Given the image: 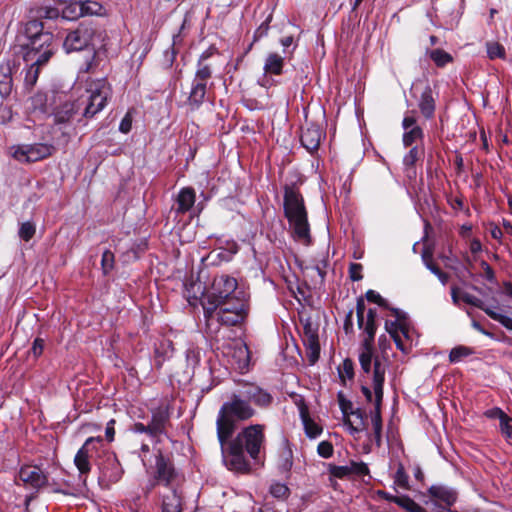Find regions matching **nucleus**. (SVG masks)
Here are the masks:
<instances>
[{
  "mask_svg": "<svg viewBox=\"0 0 512 512\" xmlns=\"http://www.w3.org/2000/svg\"><path fill=\"white\" fill-rule=\"evenodd\" d=\"M171 407L168 401L164 400L151 409V421L149 423L152 433L156 437L166 434L167 426L170 425Z\"/></svg>",
  "mask_w": 512,
  "mask_h": 512,
  "instance_id": "dca6fc26",
  "label": "nucleus"
},
{
  "mask_svg": "<svg viewBox=\"0 0 512 512\" xmlns=\"http://www.w3.org/2000/svg\"><path fill=\"white\" fill-rule=\"evenodd\" d=\"M302 340L310 364H315L320 356L318 328L309 319L303 324Z\"/></svg>",
  "mask_w": 512,
  "mask_h": 512,
  "instance_id": "2eb2a0df",
  "label": "nucleus"
},
{
  "mask_svg": "<svg viewBox=\"0 0 512 512\" xmlns=\"http://www.w3.org/2000/svg\"><path fill=\"white\" fill-rule=\"evenodd\" d=\"M485 416L490 419H498L499 422L505 420V417L508 416L502 409L500 408H492L485 412Z\"/></svg>",
  "mask_w": 512,
  "mask_h": 512,
  "instance_id": "e2e57ef3",
  "label": "nucleus"
},
{
  "mask_svg": "<svg viewBox=\"0 0 512 512\" xmlns=\"http://www.w3.org/2000/svg\"><path fill=\"white\" fill-rule=\"evenodd\" d=\"M83 16L101 15L103 6L97 1H79Z\"/></svg>",
  "mask_w": 512,
  "mask_h": 512,
  "instance_id": "4c0bfd02",
  "label": "nucleus"
},
{
  "mask_svg": "<svg viewBox=\"0 0 512 512\" xmlns=\"http://www.w3.org/2000/svg\"><path fill=\"white\" fill-rule=\"evenodd\" d=\"M87 96L79 98V104L83 108L84 118H93L102 111L112 96V88L106 79L92 81L87 90Z\"/></svg>",
  "mask_w": 512,
  "mask_h": 512,
  "instance_id": "6e6552de",
  "label": "nucleus"
},
{
  "mask_svg": "<svg viewBox=\"0 0 512 512\" xmlns=\"http://www.w3.org/2000/svg\"><path fill=\"white\" fill-rule=\"evenodd\" d=\"M338 400H339V405H340V408H341V410L343 412L344 417L349 416L350 412L353 411L352 410L353 405H352L351 401L346 400L343 397L342 393L338 394Z\"/></svg>",
  "mask_w": 512,
  "mask_h": 512,
  "instance_id": "0e129e2a",
  "label": "nucleus"
},
{
  "mask_svg": "<svg viewBox=\"0 0 512 512\" xmlns=\"http://www.w3.org/2000/svg\"><path fill=\"white\" fill-rule=\"evenodd\" d=\"M352 418L345 417L344 424L348 426L351 433H358L366 428L365 412L361 409H356L350 412Z\"/></svg>",
  "mask_w": 512,
  "mask_h": 512,
  "instance_id": "c85d7f7f",
  "label": "nucleus"
},
{
  "mask_svg": "<svg viewBox=\"0 0 512 512\" xmlns=\"http://www.w3.org/2000/svg\"><path fill=\"white\" fill-rule=\"evenodd\" d=\"M385 365L376 361L375 369L373 370V377L371 379V388L373 393L367 385L361 386V392L365 396L367 402L373 401L374 394V412L371 416V422L374 433V440L378 447L382 444V417L381 405L384 396V382H385Z\"/></svg>",
  "mask_w": 512,
  "mask_h": 512,
  "instance_id": "39448f33",
  "label": "nucleus"
},
{
  "mask_svg": "<svg viewBox=\"0 0 512 512\" xmlns=\"http://www.w3.org/2000/svg\"><path fill=\"white\" fill-rule=\"evenodd\" d=\"M423 136L422 128L420 126H414L412 129L405 130L403 134V144L405 147H409L417 140L422 139Z\"/></svg>",
  "mask_w": 512,
  "mask_h": 512,
  "instance_id": "58836bf2",
  "label": "nucleus"
},
{
  "mask_svg": "<svg viewBox=\"0 0 512 512\" xmlns=\"http://www.w3.org/2000/svg\"><path fill=\"white\" fill-rule=\"evenodd\" d=\"M284 59L277 53H270L265 61L264 71L269 74L280 75L282 73Z\"/></svg>",
  "mask_w": 512,
  "mask_h": 512,
  "instance_id": "2f4dec72",
  "label": "nucleus"
},
{
  "mask_svg": "<svg viewBox=\"0 0 512 512\" xmlns=\"http://www.w3.org/2000/svg\"><path fill=\"white\" fill-rule=\"evenodd\" d=\"M114 424H115V420L111 419L106 425L105 435L109 442H112L114 440V435H115Z\"/></svg>",
  "mask_w": 512,
  "mask_h": 512,
  "instance_id": "338daca9",
  "label": "nucleus"
},
{
  "mask_svg": "<svg viewBox=\"0 0 512 512\" xmlns=\"http://www.w3.org/2000/svg\"><path fill=\"white\" fill-rule=\"evenodd\" d=\"M102 443L101 437H89L82 447L77 451L74 457V464L81 476H86L91 471V459L98 451V446Z\"/></svg>",
  "mask_w": 512,
  "mask_h": 512,
  "instance_id": "ddd939ff",
  "label": "nucleus"
},
{
  "mask_svg": "<svg viewBox=\"0 0 512 512\" xmlns=\"http://www.w3.org/2000/svg\"><path fill=\"white\" fill-rule=\"evenodd\" d=\"M480 265L483 271V277L489 282H495V273L492 267L486 261H481Z\"/></svg>",
  "mask_w": 512,
  "mask_h": 512,
  "instance_id": "680f3d73",
  "label": "nucleus"
},
{
  "mask_svg": "<svg viewBox=\"0 0 512 512\" xmlns=\"http://www.w3.org/2000/svg\"><path fill=\"white\" fill-rule=\"evenodd\" d=\"M44 350V340L41 338H36L33 342L31 351L35 357H39Z\"/></svg>",
  "mask_w": 512,
  "mask_h": 512,
  "instance_id": "69168bd1",
  "label": "nucleus"
},
{
  "mask_svg": "<svg viewBox=\"0 0 512 512\" xmlns=\"http://www.w3.org/2000/svg\"><path fill=\"white\" fill-rule=\"evenodd\" d=\"M37 58H39V54H36L34 59H24L25 62L31 63L30 67L28 68V70L26 72L25 79H24L25 86L28 88H32L36 84L38 77H39V72H40L41 66H43L47 63V62L38 63Z\"/></svg>",
  "mask_w": 512,
  "mask_h": 512,
  "instance_id": "c756f323",
  "label": "nucleus"
},
{
  "mask_svg": "<svg viewBox=\"0 0 512 512\" xmlns=\"http://www.w3.org/2000/svg\"><path fill=\"white\" fill-rule=\"evenodd\" d=\"M265 444L263 424L244 427L234 438L226 439L220 444L223 463L230 471L248 474L251 465L245 454L255 463H259L265 455Z\"/></svg>",
  "mask_w": 512,
  "mask_h": 512,
  "instance_id": "f257e3e1",
  "label": "nucleus"
},
{
  "mask_svg": "<svg viewBox=\"0 0 512 512\" xmlns=\"http://www.w3.org/2000/svg\"><path fill=\"white\" fill-rule=\"evenodd\" d=\"M218 349H221L224 356L231 359L230 363L235 369L240 372H244L248 369L250 351L241 339H234L231 342L223 343Z\"/></svg>",
  "mask_w": 512,
  "mask_h": 512,
  "instance_id": "9b49d317",
  "label": "nucleus"
},
{
  "mask_svg": "<svg viewBox=\"0 0 512 512\" xmlns=\"http://www.w3.org/2000/svg\"><path fill=\"white\" fill-rule=\"evenodd\" d=\"M284 212L289 224L293 228L294 238L304 245H309L311 243V236L307 212L302 195L294 187H285Z\"/></svg>",
  "mask_w": 512,
  "mask_h": 512,
  "instance_id": "20e7f679",
  "label": "nucleus"
},
{
  "mask_svg": "<svg viewBox=\"0 0 512 512\" xmlns=\"http://www.w3.org/2000/svg\"><path fill=\"white\" fill-rule=\"evenodd\" d=\"M114 263H115V257H114L113 252H111L110 250H105L102 254V259H101V268H102L104 275L109 274L113 270Z\"/></svg>",
  "mask_w": 512,
  "mask_h": 512,
  "instance_id": "37998d69",
  "label": "nucleus"
},
{
  "mask_svg": "<svg viewBox=\"0 0 512 512\" xmlns=\"http://www.w3.org/2000/svg\"><path fill=\"white\" fill-rule=\"evenodd\" d=\"M132 431L135 433H145L152 438H156V435L152 433V428L150 427L149 424L145 425L141 422H137L132 426Z\"/></svg>",
  "mask_w": 512,
  "mask_h": 512,
  "instance_id": "052dcab7",
  "label": "nucleus"
},
{
  "mask_svg": "<svg viewBox=\"0 0 512 512\" xmlns=\"http://www.w3.org/2000/svg\"><path fill=\"white\" fill-rule=\"evenodd\" d=\"M282 463L281 467L285 471H289L293 465L292 461V451L290 448H285L281 455Z\"/></svg>",
  "mask_w": 512,
  "mask_h": 512,
  "instance_id": "13d9d810",
  "label": "nucleus"
},
{
  "mask_svg": "<svg viewBox=\"0 0 512 512\" xmlns=\"http://www.w3.org/2000/svg\"><path fill=\"white\" fill-rule=\"evenodd\" d=\"M242 394L250 404L261 408L269 407L273 401L272 395L259 386L250 385Z\"/></svg>",
  "mask_w": 512,
  "mask_h": 512,
  "instance_id": "aec40b11",
  "label": "nucleus"
},
{
  "mask_svg": "<svg viewBox=\"0 0 512 512\" xmlns=\"http://www.w3.org/2000/svg\"><path fill=\"white\" fill-rule=\"evenodd\" d=\"M412 96L418 100V107L421 114L426 119L434 117L436 104L433 92L429 84L414 83L412 86Z\"/></svg>",
  "mask_w": 512,
  "mask_h": 512,
  "instance_id": "4468645a",
  "label": "nucleus"
},
{
  "mask_svg": "<svg viewBox=\"0 0 512 512\" xmlns=\"http://www.w3.org/2000/svg\"><path fill=\"white\" fill-rule=\"evenodd\" d=\"M79 100L66 101L58 106L53 115L55 124H66L69 123L75 116V114L81 109Z\"/></svg>",
  "mask_w": 512,
  "mask_h": 512,
  "instance_id": "412c9836",
  "label": "nucleus"
},
{
  "mask_svg": "<svg viewBox=\"0 0 512 512\" xmlns=\"http://www.w3.org/2000/svg\"><path fill=\"white\" fill-rule=\"evenodd\" d=\"M95 36L96 30L93 25L82 22L66 35L63 48L67 53L82 51L93 45Z\"/></svg>",
  "mask_w": 512,
  "mask_h": 512,
  "instance_id": "9d476101",
  "label": "nucleus"
},
{
  "mask_svg": "<svg viewBox=\"0 0 512 512\" xmlns=\"http://www.w3.org/2000/svg\"><path fill=\"white\" fill-rule=\"evenodd\" d=\"M461 300L465 302L466 304H469L471 306H474L476 308H479L483 310L486 313V310H489V307L485 306L484 302L477 298L476 296H473L467 292H461Z\"/></svg>",
  "mask_w": 512,
  "mask_h": 512,
  "instance_id": "a18cd8bd",
  "label": "nucleus"
},
{
  "mask_svg": "<svg viewBox=\"0 0 512 512\" xmlns=\"http://www.w3.org/2000/svg\"><path fill=\"white\" fill-rule=\"evenodd\" d=\"M486 314L493 320H496L499 323H501L507 329L512 330V319L510 317L497 313L491 308H489V310H486Z\"/></svg>",
  "mask_w": 512,
  "mask_h": 512,
  "instance_id": "de8ad7c7",
  "label": "nucleus"
},
{
  "mask_svg": "<svg viewBox=\"0 0 512 512\" xmlns=\"http://www.w3.org/2000/svg\"><path fill=\"white\" fill-rule=\"evenodd\" d=\"M256 410L244 395L232 394L229 401L223 403L216 419L217 438L220 444L230 439L237 429V423L251 419Z\"/></svg>",
  "mask_w": 512,
  "mask_h": 512,
  "instance_id": "f03ea898",
  "label": "nucleus"
},
{
  "mask_svg": "<svg viewBox=\"0 0 512 512\" xmlns=\"http://www.w3.org/2000/svg\"><path fill=\"white\" fill-rule=\"evenodd\" d=\"M31 104L34 110H38L42 113H47V95L44 93H36L31 97Z\"/></svg>",
  "mask_w": 512,
  "mask_h": 512,
  "instance_id": "c03bdc74",
  "label": "nucleus"
},
{
  "mask_svg": "<svg viewBox=\"0 0 512 512\" xmlns=\"http://www.w3.org/2000/svg\"><path fill=\"white\" fill-rule=\"evenodd\" d=\"M363 329L364 338L360 345L359 363L364 375L373 377L376 361L384 364L387 371L389 361L386 357H380L374 354V339L377 331L376 321H366Z\"/></svg>",
  "mask_w": 512,
  "mask_h": 512,
  "instance_id": "1a4fd4ad",
  "label": "nucleus"
},
{
  "mask_svg": "<svg viewBox=\"0 0 512 512\" xmlns=\"http://www.w3.org/2000/svg\"><path fill=\"white\" fill-rule=\"evenodd\" d=\"M328 471L331 476L339 479H343L350 476L348 465L337 466L334 464H329Z\"/></svg>",
  "mask_w": 512,
  "mask_h": 512,
  "instance_id": "09e8293b",
  "label": "nucleus"
},
{
  "mask_svg": "<svg viewBox=\"0 0 512 512\" xmlns=\"http://www.w3.org/2000/svg\"><path fill=\"white\" fill-rule=\"evenodd\" d=\"M365 297L369 302L375 303V304L379 305L380 307H383V308L388 307V302L384 298H382L379 293H377L374 290H368L365 294Z\"/></svg>",
  "mask_w": 512,
  "mask_h": 512,
  "instance_id": "4d7b16f0",
  "label": "nucleus"
},
{
  "mask_svg": "<svg viewBox=\"0 0 512 512\" xmlns=\"http://www.w3.org/2000/svg\"><path fill=\"white\" fill-rule=\"evenodd\" d=\"M175 477L176 472L173 465L159 452L156 457V481L168 489L176 488L173 484Z\"/></svg>",
  "mask_w": 512,
  "mask_h": 512,
  "instance_id": "a211bd4d",
  "label": "nucleus"
},
{
  "mask_svg": "<svg viewBox=\"0 0 512 512\" xmlns=\"http://www.w3.org/2000/svg\"><path fill=\"white\" fill-rule=\"evenodd\" d=\"M499 428L505 439L512 442V418L506 416L505 420L500 421Z\"/></svg>",
  "mask_w": 512,
  "mask_h": 512,
  "instance_id": "603ef678",
  "label": "nucleus"
},
{
  "mask_svg": "<svg viewBox=\"0 0 512 512\" xmlns=\"http://www.w3.org/2000/svg\"><path fill=\"white\" fill-rule=\"evenodd\" d=\"M394 483L404 489H408V475L406 474L402 465L399 466L395 473Z\"/></svg>",
  "mask_w": 512,
  "mask_h": 512,
  "instance_id": "5fc2aeb1",
  "label": "nucleus"
},
{
  "mask_svg": "<svg viewBox=\"0 0 512 512\" xmlns=\"http://www.w3.org/2000/svg\"><path fill=\"white\" fill-rule=\"evenodd\" d=\"M325 137V132L320 125L309 123L302 129L301 143L309 152L318 150L321 140Z\"/></svg>",
  "mask_w": 512,
  "mask_h": 512,
  "instance_id": "f3484780",
  "label": "nucleus"
},
{
  "mask_svg": "<svg viewBox=\"0 0 512 512\" xmlns=\"http://www.w3.org/2000/svg\"><path fill=\"white\" fill-rule=\"evenodd\" d=\"M362 265L358 263H351L349 267V276L352 281H359L362 276Z\"/></svg>",
  "mask_w": 512,
  "mask_h": 512,
  "instance_id": "bf43d9fd",
  "label": "nucleus"
},
{
  "mask_svg": "<svg viewBox=\"0 0 512 512\" xmlns=\"http://www.w3.org/2000/svg\"><path fill=\"white\" fill-rule=\"evenodd\" d=\"M195 200L196 194L192 187L182 188L176 198V212L178 214H185L193 207Z\"/></svg>",
  "mask_w": 512,
  "mask_h": 512,
  "instance_id": "393cba45",
  "label": "nucleus"
},
{
  "mask_svg": "<svg viewBox=\"0 0 512 512\" xmlns=\"http://www.w3.org/2000/svg\"><path fill=\"white\" fill-rule=\"evenodd\" d=\"M339 377L343 384L346 379L352 380L354 378V363L350 358H346L342 365L338 367Z\"/></svg>",
  "mask_w": 512,
  "mask_h": 512,
  "instance_id": "ea45409f",
  "label": "nucleus"
},
{
  "mask_svg": "<svg viewBox=\"0 0 512 512\" xmlns=\"http://www.w3.org/2000/svg\"><path fill=\"white\" fill-rule=\"evenodd\" d=\"M472 354V350L465 346H457L450 351L449 360L452 363H457L463 358Z\"/></svg>",
  "mask_w": 512,
  "mask_h": 512,
  "instance_id": "79ce46f5",
  "label": "nucleus"
},
{
  "mask_svg": "<svg viewBox=\"0 0 512 512\" xmlns=\"http://www.w3.org/2000/svg\"><path fill=\"white\" fill-rule=\"evenodd\" d=\"M215 52L216 49L214 47H210L200 55L197 61V68L191 82L188 97L185 101V105L190 111L198 110L206 100L208 91L207 84L213 74L212 67L206 63V60Z\"/></svg>",
  "mask_w": 512,
  "mask_h": 512,
  "instance_id": "423d86ee",
  "label": "nucleus"
},
{
  "mask_svg": "<svg viewBox=\"0 0 512 512\" xmlns=\"http://www.w3.org/2000/svg\"><path fill=\"white\" fill-rule=\"evenodd\" d=\"M35 233H36L35 224L30 221L23 222L20 225L19 232H18L19 237L26 242L31 240L34 237Z\"/></svg>",
  "mask_w": 512,
  "mask_h": 512,
  "instance_id": "a19ab883",
  "label": "nucleus"
},
{
  "mask_svg": "<svg viewBox=\"0 0 512 512\" xmlns=\"http://www.w3.org/2000/svg\"><path fill=\"white\" fill-rule=\"evenodd\" d=\"M220 308H228L229 310L236 311L238 313H246L248 314V300L245 297V293L239 294L232 298L225 299L219 302V306H217V310Z\"/></svg>",
  "mask_w": 512,
  "mask_h": 512,
  "instance_id": "cd10ccee",
  "label": "nucleus"
},
{
  "mask_svg": "<svg viewBox=\"0 0 512 512\" xmlns=\"http://www.w3.org/2000/svg\"><path fill=\"white\" fill-rule=\"evenodd\" d=\"M404 130L412 129L416 125V118L413 115H406L402 121Z\"/></svg>",
  "mask_w": 512,
  "mask_h": 512,
  "instance_id": "774afa93",
  "label": "nucleus"
},
{
  "mask_svg": "<svg viewBox=\"0 0 512 512\" xmlns=\"http://www.w3.org/2000/svg\"><path fill=\"white\" fill-rule=\"evenodd\" d=\"M54 146L46 143H37L32 145H19L14 147L13 157L21 162H37L49 157Z\"/></svg>",
  "mask_w": 512,
  "mask_h": 512,
  "instance_id": "f8f14e48",
  "label": "nucleus"
},
{
  "mask_svg": "<svg viewBox=\"0 0 512 512\" xmlns=\"http://www.w3.org/2000/svg\"><path fill=\"white\" fill-rule=\"evenodd\" d=\"M429 57L437 67H444L453 61V57L442 49H434L430 51Z\"/></svg>",
  "mask_w": 512,
  "mask_h": 512,
  "instance_id": "e433bc0d",
  "label": "nucleus"
},
{
  "mask_svg": "<svg viewBox=\"0 0 512 512\" xmlns=\"http://www.w3.org/2000/svg\"><path fill=\"white\" fill-rule=\"evenodd\" d=\"M82 17V10L79 1H69L62 10V18L67 20H76Z\"/></svg>",
  "mask_w": 512,
  "mask_h": 512,
  "instance_id": "c9c22d12",
  "label": "nucleus"
},
{
  "mask_svg": "<svg viewBox=\"0 0 512 512\" xmlns=\"http://www.w3.org/2000/svg\"><path fill=\"white\" fill-rule=\"evenodd\" d=\"M19 479L34 489L42 488L47 484V476L37 466H23L19 471Z\"/></svg>",
  "mask_w": 512,
  "mask_h": 512,
  "instance_id": "6ab92c4d",
  "label": "nucleus"
},
{
  "mask_svg": "<svg viewBox=\"0 0 512 512\" xmlns=\"http://www.w3.org/2000/svg\"><path fill=\"white\" fill-rule=\"evenodd\" d=\"M317 453L320 457L328 459L333 456L334 447L329 441H321L317 446Z\"/></svg>",
  "mask_w": 512,
  "mask_h": 512,
  "instance_id": "8fccbe9b",
  "label": "nucleus"
},
{
  "mask_svg": "<svg viewBox=\"0 0 512 512\" xmlns=\"http://www.w3.org/2000/svg\"><path fill=\"white\" fill-rule=\"evenodd\" d=\"M299 413L306 436L311 439L320 436L323 428L310 417L308 407L304 403L299 405Z\"/></svg>",
  "mask_w": 512,
  "mask_h": 512,
  "instance_id": "5701e85b",
  "label": "nucleus"
},
{
  "mask_svg": "<svg viewBox=\"0 0 512 512\" xmlns=\"http://www.w3.org/2000/svg\"><path fill=\"white\" fill-rule=\"evenodd\" d=\"M348 467L350 476H364L369 474V468L364 462L351 461Z\"/></svg>",
  "mask_w": 512,
  "mask_h": 512,
  "instance_id": "49530a36",
  "label": "nucleus"
},
{
  "mask_svg": "<svg viewBox=\"0 0 512 512\" xmlns=\"http://www.w3.org/2000/svg\"><path fill=\"white\" fill-rule=\"evenodd\" d=\"M486 51L490 60L505 59L506 57L504 46L496 41H488L486 43Z\"/></svg>",
  "mask_w": 512,
  "mask_h": 512,
  "instance_id": "72a5a7b5",
  "label": "nucleus"
},
{
  "mask_svg": "<svg viewBox=\"0 0 512 512\" xmlns=\"http://www.w3.org/2000/svg\"><path fill=\"white\" fill-rule=\"evenodd\" d=\"M21 33L27 42L23 44L25 53L23 59H34L39 54L37 62H48L55 52L54 36L49 31H44L43 22L37 19L27 21Z\"/></svg>",
  "mask_w": 512,
  "mask_h": 512,
  "instance_id": "7ed1b4c3",
  "label": "nucleus"
},
{
  "mask_svg": "<svg viewBox=\"0 0 512 512\" xmlns=\"http://www.w3.org/2000/svg\"><path fill=\"white\" fill-rule=\"evenodd\" d=\"M429 494L431 497L443 501L447 505H452L456 501V494L444 486H431Z\"/></svg>",
  "mask_w": 512,
  "mask_h": 512,
  "instance_id": "7c9ffc66",
  "label": "nucleus"
},
{
  "mask_svg": "<svg viewBox=\"0 0 512 512\" xmlns=\"http://www.w3.org/2000/svg\"><path fill=\"white\" fill-rule=\"evenodd\" d=\"M270 493L275 498L283 499L287 497L289 489L285 484L274 483L270 487Z\"/></svg>",
  "mask_w": 512,
  "mask_h": 512,
  "instance_id": "864d4df0",
  "label": "nucleus"
},
{
  "mask_svg": "<svg viewBox=\"0 0 512 512\" xmlns=\"http://www.w3.org/2000/svg\"><path fill=\"white\" fill-rule=\"evenodd\" d=\"M393 503L399 505L409 512H425L424 508H422L413 499L406 495L397 496V498L393 499Z\"/></svg>",
  "mask_w": 512,
  "mask_h": 512,
  "instance_id": "f704fd0d",
  "label": "nucleus"
},
{
  "mask_svg": "<svg viewBox=\"0 0 512 512\" xmlns=\"http://www.w3.org/2000/svg\"><path fill=\"white\" fill-rule=\"evenodd\" d=\"M59 10L54 7H41L37 10L36 16L45 19H56L59 17Z\"/></svg>",
  "mask_w": 512,
  "mask_h": 512,
  "instance_id": "6e6d98bb",
  "label": "nucleus"
},
{
  "mask_svg": "<svg viewBox=\"0 0 512 512\" xmlns=\"http://www.w3.org/2000/svg\"><path fill=\"white\" fill-rule=\"evenodd\" d=\"M420 156L418 147H412L410 151L404 156L403 164L406 168H413Z\"/></svg>",
  "mask_w": 512,
  "mask_h": 512,
  "instance_id": "3c124183",
  "label": "nucleus"
},
{
  "mask_svg": "<svg viewBox=\"0 0 512 512\" xmlns=\"http://www.w3.org/2000/svg\"><path fill=\"white\" fill-rule=\"evenodd\" d=\"M14 63L11 61L0 64V94L2 97L10 95L13 86L12 73Z\"/></svg>",
  "mask_w": 512,
  "mask_h": 512,
  "instance_id": "b1692460",
  "label": "nucleus"
},
{
  "mask_svg": "<svg viewBox=\"0 0 512 512\" xmlns=\"http://www.w3.org/2000/svg\"><path fill=\"white\" fill-rule=\"evenodd\" d=\"M173 342L169 339H162L155 345L154 358L155 366L160 369L166 359L173 355Z\"/></svg>",
  "mask_w": 512,
  "mask_h": 512,
  "instance_id": "bb28decb",
  "label": "nucleus"
},
{
  "mask_svg": "<svg viewBox=\"0 0 512 512\" xmlns=\"http://www.w3.org/2000/svg\"><path fill=\"white\" fill-rule=\"evenodd\" d=\"M247 315L246 313H237L228 308H220L214 313V316L217 317V321L227 326H236L243 323Z\"/></svg>",
  "mask_w": 512,
  "mask_h": 512,
  "instance_id": "a878e982",
  "label": "nucleus"
},
{
  "mask_svg": "<svg viewBox=\"0 0 512 512\" xmlns=\"http://www.w3.org/2000/svg\"><path fill=\"white\" fill-rule=\"evenodd\" d=\"M182 506V493L177 488H171L168 493L162 495V512H182Z\"/></svg>",
  "mask_w": 512,
  "mask_h": 512,
  "instance_id": "4be33fe9",
  "label": "nucleus"
},
{
  "mask_svg": "<svg viewBox=\"0 0 512 512\" xmlns=\"http://www.w3.org/2000/svg\"><path fill=\"white\" fill-rule=\"evenodd\" d=\"M238 282L236 278L221 274L216 275L213 279L211 291L202 302L204 317L207 321L214 318V313L217 311L219 302L244 293L237 290Z\"/></svg>",
  "mask_w": 512,
  "mask_h": 512,
  "instance_id": "0eeeda50",
  "label": "nucleus"
},
{
  "mask_svg": "<svg viewBox=\"0 0 512 512\" xmlns=\"http://www.w3.org/2000/svg\"><path fill=\"white\" fill-rule=\"evenodd\" d=\"M402 325V321H386L385 328L386 331L390 334V336L393 338L396 347L405 352L407 350L401 336L399 335V331Z\"/></svg>",
  "mask_w": 512,
  "mask_h": 512,
  "instance_id": "473e14b6",
  "label": "nucleus"
}]
</instances>
